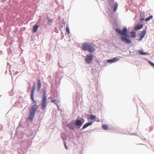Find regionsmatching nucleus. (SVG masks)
<instances>
[{
  "label": "nucleus",
  "instance_id": "nucleus-1",
  "mask_svg": "<svg viewBox=\"0 0 154 154\" xmlns=\"http://www.w3.org/2000/svg\"><path fill=\"white\" fill-rule=\"evenodd\" d=\"M35 88V85L34 84L32 88L31 99L35 103V104L32 106L29 110L30 113L28 117V120L30 122H31L32 121L37 108V106L35 103L36 102L34 99V92Z\"/></svg>",
  "mask_w": 154,
  "mask_h": 154
},
{
  "label": "nucleus",
  "instance_id": "nucleus-2",
  "mask_svg": "<svg viewBox=\"0 0 154 154\" xmlns=\"http://www.w3.org/2000/svg\"><path fill=\"white\" fill-rule=\"evenodd\" d=\"M82 48L84 51H87L89 52H93L95 50L93 45L88 43H83L82 45Z\"/></svg>",
  "mask_w": 154,
  "mask_h": 154
},
{
  "label": "nucleus",
  "instance_id": "nucleus-3",
  "mask_svg": "<svg viewBox=\"0 0 154 154\" xmlns=\"http://www.w3.org/2000/svg\"><path fill=\"white\" fill-rule=\"evenodd\" d=\"M116 30L118 33L120 35H122L126 37H128V35L127 33V29L126 27H124L122 31L120 29L117 28L116 29Z\"/></svg>",
  "mask_w": 154,
  "mask_h": 154
},
{
  "label": "nucleus",
  "instance_id": "nucleus-4",
  "mask_svg": "<svg viewBox=\"0 0 154 154\" xmlns=\"http://www.w3.org/2000/svg\"><path fill=\"white\" fill-rule=\"evenodd\" d=\"M46 98L45 96V94L44 93L42 96V103L41 105V109L43 110H44L47 106L46 103Z\"/></svg>",
  "mask_w": 154,
  "mask_h": 154
},
{
  "label": "nucleus",
  "instance_id": "nucleus-5",
  "mask_svg": "<svg viewBox=\"0 0 154 154\" xmlns=\"http://www.w3.org/2000/svg\"><path fill=\"white\" fill-rule=\"evenodd\" d=\"M93 59V55L90 54L86 55L85 61L87 64H89L91 63Z\"/></svg>",
  "mask_w": 154,
  "mask_h": 154
},
{
  "label": "nucleus",
  "instance_id": "nucleus-6",
  "mask_svg": "<svg viewBox=\"0 0 154 154\" xmlns=\"http://www.w3.org/2000/svg\"><path fill=\"white\" fill-rule=\"evenodd\" d=\"M121 38L122 41L126 44H130L132 42L130 40L127 38L126 37L122 36Z\"/></svg>",
  "mask_w": 154,
  "mask_h": 154
},
{
  "label": "nucleus",
  "instance_id": "nucleus-7",
  "mask_svg": "<svg viewBox=\"0 0 154 154\" xmlns=\"http://www.w3.org/2000/svg\"><path fill=\"white\" fill-rule=\"evenodd\" d=\"M146 33V30L142 31L140 34V38L139 41H141L144 37Z\"/></svg>",
  "mask_w": 154,
  "mask_h": 154
},
{
  "label": "nucleus",
  "instance_id": "nucleus-8",
  "mask_svg": "<svg viewBox=\"0 0 154 154\" xmlns=\"http://www.w3.org/2000/svg\"><path fill=\"white\" fill-rule=\"evenodd\" d=\"M119 59H117V57H114L113 58L111 59L108 60L107 62L109 63H112L115 62L117 60H118Z\"/></svg>",
  "mask_w": 154,
  "mask_h": 154
},
{
  "label": "nucleus",
  "instance_id": "nucleus-9",
  "mask_svg": "<svg viewBox=\"0 0 154 154\" xmlns=\"http://www.w3.org/2000/svg\"><path fill=\"white\" fill-rule=\"evenodd\" d=\"M143 24L138 25L134 27V29L136 30H138L143 28Z\"/></svg>",
  "mask_w": 154,
  "mask_h": 154
},
{
  "label": "nucleus",
  "instance_id": "nucleus-10",
  "mask_svg": "<svg viewBox=\"0 0 154 154\" xmlns=\"http://www.w3.org/2000/svg\"><path fill=\"white\" fill-rule=\"evenodd\" d=\"M75 124L77 126H79L80 127L82 125V123L81 120H77L75 122Z\"/></svg>",
  "mask_w": 154,
  "mask_h": 154
},
{
  "label": "nucleus",
  "instance_id": "nucleus-11",
  "mask_svg": "<svg viewBox=\"0 0 154 154\" xmlns=\"http://www.w3.org/2000/svg\"><path fill=\"white\" fill-rule=\"evenodd\" d=\"M41 82L40 79H38L37 81V89L39 91L41 88Z\"/></svg>",
  "mask_w": 154,
  "mask_h": 154
},
{
  "label": "nucleus",
  "instance_id": "nucleus-12",
  "mask_svg": "<svg viewBox=\"0 0 154 154\" xmlns=\"http://www.w3.org/2000/svg\"><path fill=\"white\" fill-rule=\"evenodd\" d=\"M92 124V123L91 122H89L85 124L83 126L82 128V129H84L85 128L87 127H88V126L91 125Z\"/></svg>",
  "mask_w": 154,
  "mask_h": 154
},
{
  "label": "nucleus",
  "instance_id": "nucleus-13",
  "mask_svg": "<svg viewBox=\"0 0 154 154\" xmlns=\"http://www.w3.org/2000/svg\"><path fill=\"white\" fill-rule=\"evenodd\" d=\"M38 28V26L37 25L35 24L33 26V27L32 31L34 32H36Z\"/></svg>",
  "mask_w": 154,
  "mask_h": 154
},
{
  "label": "nucleus",
  "instance_id": "nucleus-14",
  "mask_svg": "<svg viewBox=\"0 0 154 154\" xmlns=\"http://www.w3.org/2000/svg\"><path fill=\"white\" fill-rule=\"evenodd\" d=\"M118 4L116 2L115 3V5L113 9V11L115 12L116 11L118 8Z\"/></svg>",
  "mask_w": 154,
  "mask_h": 154
},
{
  "label": "nucleus",
  "instance_id": "nucleus-15",
  "mask_svg": "<svg viewBox=\"0 0 154 154\" xmlns=\"http://www.w3.org/2000/svg\"><path fill=\"white\" fill-rule=\"evenodd\" d=\"M67 126L70 129L73 130L75 128L74 126L72 124H69L67 125Z\"/></svg>",
  "mask_w": 154,
  "mask_h": 154
},
{
  "label": "nucleus",
  "instance_id": "nucleus-16",
  "mask_svg": "<svg viewBox=\"0 0 154 154\" xmlns=\"http://www.w3.org/2000/svg\"><path fill=\"white\" fill-rule=\"evenodd\" d=\"M138 52L140 55H146L147 54L146 53L143 52V50H139Z\"/></svg>",
  "mask_w": 154,
  "mask_h": 154
},
{
  "label": "nucleus",
  "instance_id": "nucleus-17",
  "mask_svg": "<svg viewBox=\"0 0 154 154\" xmlns=\"http://www.w3.org/2000/svg\"><path fill=\"white\" fill-rule=\"evenodd\" d=\"M90 119L91 120H95L96 118V117L95 115H91L90 116Z\"/></svg>",
  "mask_w": 154,
  "mask_h": 154
},
{
  "label": "nucleus",
  "instance_id": "nucleus-18",
  "mask_svg": "<svg viewBox=\"0 0 154 154\" xmlns=\"http://www.w3.org/2000/svg\"><path fill=\"white\" fill-rule=\"evenodd\" d=\"M132 37L133 38L135 37L136 36V33L134 32H131L130 33Z\"/></svg>",
  "mask_w": 154,
  "mask_h": 154
},
{
  "label": "nucleus",
  "instance_id": "nucleus-19",
  "mask_svg": "<svg viewBox=\"0 0 154 154\" xmlns=\"http://www.w3.org/2000/svg\"><path fill=\"white\" fill-rule=\"evenodd\" d=\"M153 18V16L152 15L150 16L149 17H147L145 21H147L150 20L152 19Z\"/></svg>",
  "mask_w": 154,
  "mask_h": 154
},
{
  "label": "nucleus",
  "instance_id": "nucleus-20",
  "mask_svg": "<svg viewBox=\"0 0 154 154\" xmlns=\"http://www.w3.org/2000/svg\"><path fill=\"white\" fill-rule=\"evenodd\" d=\"M102 127L103 129L107 130L108 128V126L106 125H102Z\"/></svg>",
  "mask_w": 154,
  "mask_h": 154
},
{
  "label": "nucleus",
  "instance_id": "nucleus-21",
  "mask_svg": "<svg viewBox=\"0 0 154 154\" xmlns=\"http://www.w3.org/2000/svg\"><path fill=\"white\" fill-rule=\"evenodd\" d=\"M56 100V99L54 100H51V102L52 103H54V104H55L56 105H57V106H58L57 104L55 102V101Z\"/></svg>",
  "mask_w": 154,
  "mask_h": 154
},
{
  "label": "nucleus",
  "instance_id": "nucleus-22",
  "mask_svg": "<svg viewBox=\"0 0 154 154\" xmlns=\"http://www.w3.org/2000/svg\"><path fill=\"white\" fill-rule=\"evenodd\" d=\"M66 32L68 34H69V33L70 32L69 30V29L68 27H66Z\"/></svg>",
  "mask_w": 154,
  "mask_h": 154
},
{
  "label": "nucleus",
  "instance_id": "nucleus-23",
  "mask_svg": "<svg viewBox=\"0 0 154 154\" xmlns=\"http://www.w3.org/2000/svg\"><path fill=\"white\" fill-rule=\"evenodd\" d=\"M149 63L152 66H154V63H153L152 62H151L150 61H149Z\"/></svg>",
  "mask_w": 154,
  "mask_h": 154
},
{
  "label": "nucleus",
  "instance_id": "nucleus-24",
  "mask_svg": "<svg viewBox=\"0 0 154 154\" xmlns=\"http://www.w3.org/2000/svg\"><path fill=\"white\" fill-rule=\"evenodd\" d=\"M64 145L65 147V148H66V149H67V146H66L65 143H64Z\"/></svg>",
  "mask_w": 154,
  "mask_h": 154
},
{
  "label": "nucleus",
  "instance_id": "nucleus-25",
  "mask_svg": "<svg viewBox=\"0 0 154 154\" xmlns=\"http://www.w3.org/2000/svg\"><path fill=\"white\" fill-rule=\"evenodd\" d=\"M48 22H52V20L51 19H49L48 20Z\"/></svg>",
  "mask_w": 154,
  "mask_h": 154
},
{
  "label": "nucleus",
  "instance_id": "nucleus-26",
  "mask_svg": "<svg viewBox=\"0 0 154 154\" xmlns=\"http://www.w3.org/2000/svg\"><path fill=\"white\" fill-rule=\"evenodd\" d=\"M143 19H141V20H143Z\"/></svg>",
  "mask_w": 154,
  "mask_h": 154
}]
</instances>
